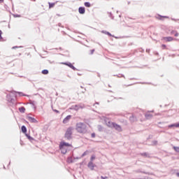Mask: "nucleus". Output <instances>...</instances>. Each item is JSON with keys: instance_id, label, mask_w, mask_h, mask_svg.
<instances>
[{"instance_id": "35", "label": "nucleus", "mask_w": 179, "mask_h": 179, "mask_svg": "<svg viewBox=\"0 0 179 179\" xmlns=\"http://www.w3.org/2000/svg\"><path fill=\"white\" fill-rule=\"evenodd\" d=\"M86 155H87V151L84 152L82 155L81 157H85V156H86Z\"/></svg>"}, {"instance_id": "7", "label": "nucleus", "mask_w": 179, "mask_h": 179, "mask_svg": "<svg viewBox=\"0 0 179 179\" xmlns=\"http://www.w3.org/2000/svg\"><path fill=\"white\" fill-rule=\"evenodd\" d=\"M27 119L29 120V121H30V122H32L33 124H37L38 122V121L36 120V118L31 116H27Z\"/></svg>"}, {"instance_id": "14", "label": "nucleus", "mask_w": 179, "mask_h": 179, "mask_svg": "<svg viewBox=\"0 0 179 179\" xmlns=\"http://www.w3.org/2000/svg\"><path fill=\"white\" fill-rule=\"evenodd\" d=\"M18 111H20L21 114H24V113L26 112V108H24V106H21L18 108Z\"/></svg>"}, {"instance_id": "49", "label": "nucleus", "mask_w": 179, "mask_h": 179, "mask_svg": "<svg viewBox=\"0 0 179 179\" xmlns=\"http://www.w3.org/2000/svg\"><path fill=\"white\" fill-rule=\"evenodd\" d=\"M146 52H148V54H149L150 52V49H146Z\"/></svg>"}, {"instance_id": "29", "label": "nucleus", "mask_w": 179, "mask_h": 179, "mask_svg": "<svg viewBox=\"0 0 179 179\" xmlns=\"http://www.w3.org/2000/svg\"><path fill=\"white\" fill-rule=\"evenodd\" d=\"M173 150H175V152H177V153H179V147H173Z\"/></svg>"}, {"instance_id": "51", "label": "nucleus", "mask_w": 179, "mask_h": 179, "mask_svg": "<svg viewBox=\"0 0 179 179\" xmlns=\"http://www.w3.org/2000/svg\"><path fill=\"white\" fill-rule=\"evenodd\" d=\"M77 75H78V76H82V74H80V73H78Z\"/></svg>"}, {"instance_id": "58", "label": "nucleus", "mask_w": 179, "mask_h": 179, "mask_svg": "<svg viewBox=\"0 0 179 179\" xmlns=\"http://www.w3.org/2000/svg\"><path fill=\"white\" fill-rule=\"evenodd\" d=\"M155 55H159V52H156V53H155Z\"/></svg>"}, {"instance_id": "63", "label": "nucleus", "mask_w": 179, "mask_h": 179, "mask_svg": "<svg viewBox=\"0 0 179 179\" xmlns=\"http://www.w3.org/2000/svg\"><path fill=\"white\" fill-rule=\"evenodd\" d=\"M22 143H22V141H20V144H21V145H23Z\"/></svg>"}, {"instance_id": "56", "label": "nucleus", "mask_w": 179, "mask_h": 179, "mask_svg": "<svg viewBox=\"0 0 179 179\" xmlns=\"http://www.w3.org/2000/svg\"><path fill=\"white\" fill-rule=\"evenodd\" d=\"M8 29H10V24L8 25Z\"/></svg>"}, {"instance_id": "18", "label": "nucleus", "mask_w": 179, "mask_h": 179, "mask_svg": "<svg viewBox=\"0 0 179 179\" xmlns=\"http://www.w3.org/2000/svg\"><path fill=\"white\" fill-rule=\"evenodd\" d=\"M31 107L34 108V110H37V101L32 102L31 103Z\"/></svg>"}, {"instance_id": "34", "label": "nucleus", "mask_w": 179, "mask_h": 179, "mask_svg": "<svg viewBox=\"0 0 179 179\" xmlns=\"http://www.w3.org/2000/svg\"><path fill=\"white\" fill-rule=\"evenodd\" d=\"M94 159H96V156L92 155V157L90 158V162H93V160H94Z\"/></svg>"}, {"instance_id": "41", "label": "nucleus", "mask_w": 179, "mask_h": 179, "mask_svg": "<svg viewBox=\"0 0 179 179\" xmlns=\"http://www.w3.org/2000/svg\"><path fill=\"white\" fill-rule=\"evenodd\" d=\"M0 40H2V31L0 29Z\"/></svg>"}, {"instance_id": "24", "label": "nucleus", "mask_w": 179, "mask_h": 179, "mask_svg": "<svg viewBox=\"0 0 179 179\" xmlns=\"http://www.w3.org/2000/svg\"><path fill=\"white\" fill-rule=\"evenodd\" d=\"M49 8L51 9V8H54L55 6V3H48Z\"/></svg>"}, {"instance_id": "12", "label": "nucleus", "mask_w": 179, "mask_h": 179, "mask_svg": "<svg viewBox=\"0 0 179 179\" xmlns=\"http://www.w3.org/2000/svg\"><path fill=\"white\" fill-rule=\"evenodd\" d=\"M129 121L130 122H136L138 121V119L136 117L135 115H131L130 117H129Z\"/></svg>"}, {"instance_id": "2", "label": "nucleus", "mask_w": 179, "mask_h": 179, "mask_svg": "<svg viewBox=\"0 0 179 179\" xmlns=\"http://www.w3.org/2000/svg\"><path fill=\"white\" fill-rule=\"evenodd\" d=\"M73 129H75V128H73V127H69L65 134H64V139H66V141H72V135L73 134Z\"/></svg>"}, {"instance_id": "60", "label": "nucleus", "mask_w": 179, "mask_h": 179, "mask_svg": "<svg viewBox=\"0 0 179 179\" xmlns=\"http://www.w3.org/2000/svg\"><path fill=\"white\" fill-rule=\"evenodd\" d=\"M3 169H4V170H6V167H5V166H3Z\"/></svg>"}, {"instance_id": "9", "label": "nucleus", "mask_w": 179, "mask_h": 179, "mask_svg": "<svg viewBox=\"0 0 179 179\" xmlns=\"http://www.w3.org/2000/svg\"><path fill=\"white\" fill-rule=\"evenodd\" d=\"M72 118V115H67L64 120H63V124H68L69 122V120Z\"/></svg>"}, {"instance_id": "26", "label": "nucleus", "mask_w": 179, "mask_h": 179, "mask_svg": "<svg viewBox=\"0 0 179 179\" xmlns=\"http://www.w3.org/2000/svg\"><path fill=\"white\" fill-rule=\"evenodd\" d=\"M117 78H124L125 79V76H124V74H121V73L117 74Z\"/></svg>"}, {"instance_id": "32", "label": "nucleus", "mask_w": 179, "mask_h": 179, "mask_svg": "<svg viewBox=\"0 0 179 179\" xmlns=\"http://www.w3.org/2000/svg\"><path fill=\"white\" fill-rule=\"evenodd\" d=\"M73 109L76 110V111H78V110H79V106L75 105Z\"/></svg>"}, {"instance_id": "36", "label": "nucleus", "mask_w": 179, "mask_h": 179, "mask_svg": "<svg viewBox=\"0 0 179 179\" xmlns=\"http://www.w3.org/2000/svg\"><path fill=\"white\" fill-rule=\"evenodd\" d=\"M52 111H54V113H57V114H59V110H58L52 108Z\"/></svg>"}, {"instance_id": "5", "label": "nucleus", "mask_w": 179, "mask_h": 179, "mask_svg": "<svg viewBox=\"0 0 179 179\" xmlns=\"http://www.w3.org/2000/svg\"><path fill=\"white\" fill-rule=\"evenodd\" d=\"M6 99L8 103H12L13 104H15V98H13V96H12V94H7Z\"/></svg>"}, {"instance_id": "13", "label": "nucleus", "mask_w": 179, "mask_h": 179, "mask_svg": "<svg viewBox=\"0 0 179 179\" xmlns=\"http://www.w3.org/2000/svg\"><path fill=\"white\" fill-rule=\"evenodd\" d=\"M95 166H96V165H94V164H93V162H90L87 164V167L89 169H90V170H94Z\"/></svg>"}, {"instance_id": "47", "label": "nucleus", "mask_w": 179, "mask_h": 179, "mask_svg": "<svg viewBox=\"0 0 179 179\" xmlns=\"http://www.w3.org/2000/svg\"><path fill=\"white\" fill-rule=\"evenodd\" d=\"M176 124V128H179V122L175 123Z\"/></svg>"}, {"instance_id": "53", "label": "nucleus", "mask_w": 179, "mask_h": 179, "mask_svg": "<svg viewBox=\"0 0 179 179\" xmlns=\"http://www.w3.org/2000/svg\"><path fill=\"white\" fill-rule=\"evenodd\" d=\"M96 104H99V102H96V103L94 104V106H96Z\"/></svg>"}, {"instance_id": "64", "label": "nucleus", "mask_w": 179, "mask_h": 179, "mask_svg": "<svg viewBox=\"0 0 179 179\" xmlns=\"http://www.w3.org/2000/svg\"><path fill=\"white\" fill-rule=\"evenodd\" d=\"M173 33H175V31H171V34H173Z\"/></svg>"}, {"instance_id": "6", "label": "nucleus", "mask_w": 179, "mask_h": 179, "mask_svg": "<svg viewBox=\"0 0 179 179\" xmlns=\"http://www.w3.org/2000/svg\"><path fill=\"white\" fill-rule=\"evenodd\" d=\"M60 148H69V146H72L71 144L66 143L65 141H62L59 143Z\"/></svg>"}, {"instance_id": "15", "label": "nucleus", "mask_w": 179, "mask_h": 179, "mask_svg": "<svg viewBox=\"0 0 179 179\" xmlns=\"http://www.w3.org/2000/svg\"><path fill=\"white\" fill-rule=\"evenodd\" d=\"M21 131H22V134H27V127H26V126H24V125H22V127H21Z\"/></svg>"}, {"instance_id": "19", "label": "nucleus", "mask_w": 179, "mask_h": 179, "mask_svg": "<svg viewBox=\"0 0 179 179\" xmlns=\"http://www.w3.org/2000/svg\"><path fill=\"white\" fill-rule=\"evenodd\" d=\"M101 33H103V34H106V36H109V37H113V34H111V33H110L109 31H101Z\"/></svg>"}, {"instance_id": "3", "label": "nucleus", "mask_w": 179, "mask_h": 179, "mask_svg": "<svg viewBox=\"0 0 179 179\" xmlns=\"http://www.w3.org/2000/svg\"><path fill=\"white\" fill-rule=\"evenodd\" d=\"M107 126L109 127V128H114L117 132H122V127H121V125L115 122H108Z\"/></svg>"}, {"instance_id": "31", "label": "nucleus", "mask_w": 179, "mask_h": 179, "mask_svg": "<svg viewBox=\"0 0 179 179\" xmlns=\"http://www.w3.org/2000/svg\"><path fill=\"white\" fill-rule=\"evenodd\" d=\"M176 127V123L169 124V125L168 126V128H173V127Z\"/></svg>"}, {"instance_id": "52", "label": "nucleus", "mask_w": 179, "mask_h": 179, "mask_svg": "<svg viewBox=\"0 0 179 179\" xmlns=\"http://www.w3.org/2000/svg\"><path fill=\"white\" fill-rule=\"evenodd\" d=\"M86 92V88L84 89V91L82 92V93H85Z\"/></svg>"}, {"instance_id": "22", "label": "nucleus", "mask_w": 179, "mask_h": 179, "mask_svg": "<svg viewBox=\"0 0 179 179\" xmlns=\"http://www.w3.org/2000/svg\"><path fill=\"white\" fill-rule=\"evenodd\" d=\"M84 5L86 6V8H90V6H92V4L89 1L85 2Z\"/></svg>"}, {"instance_id": "23", "label": "nucleus", "mask_w": 179, "mask_h": 179, "mask_svg": "<svg viewBox=\"0 0 179 179\" xmlns=\"http://www.w3.org/2000/svg\"><path fill=\"white\" fill-rule=\"evenodd\" d=\"M48 70L47 69H43L42 71H41V73H43V75H48Z\"/></svg>"}, {"instance_id": "39", "label": "nucleus", "mask_w": 179, "mask_h": 179, "mask_svg": "<svg viewBox=\"0 0 179 179\" xmlns=\"http://www.w3.org/2000/svg\"><path fill=\"white\" fill-rule=\"evenodd\" d=\"M94 52V49H92L90 50V55H93V53Z\"/></svg>"}, {"instance_id": "44", "label": "nucleus", "mask_w": 179, "mask_h": 179, "mask_svg": "<svg viewBox=\"0 0 179 179\" xmlns=\"http://www.w3.org/2000/svg\"><path fill=\"white\" fill-rule=\"evenodd\" d=\"M174 36H175V37H178V36H179L178 32L176 31Z\"/></svg>"}, {"instance_id": "42", "label": "nucleus", "mask_w": 179, "mask_h": 179, "mask_svg": "<svg viewBox=\"0 0 179 179\" xmlns=\"http://www.w3.org/2000/svg\"><path fill=\"white\" fill-rule=\"evenodd\" d=\"M112 37H114V38L118 39V38H121V37L120 36H115L114 35H112Z\"/></svg>"}, {"instance_id": "62", "label": "nucleus", "mask_w": 179, "mask_h": 179, "mask_svg": "<svg viewBox=\"0 0 179 179\" xmlns=\"http://www.w3.org/2000/svg\"><path fill=\"white\" fill-rule=\"evenodd\" d=\"M80 88H81V89H83V86L81 85V86H80Z\"/></svg>"}, {"instance_id": "8", "label": "nucleus", "mask_w": 179, "mask_h": 179, "mask_svg": "<svg viewBox=\"0 0 179 179\" xmlns=\"http://www.w3.org/2000/svg\"><path fill=\"white\" fill-rule=\"evenodd\" d=\"M162 40H164V41H166V43H170V41H173V40H174V38L171 36H166L163 37Z\"/></svg>"}, {"instance_id": "61", "label": "nucleus", "mask_w": 179, "mask_h": 179, "mask_svg": "<svg viewBox=\"0 0 179 179\" xmlns=\"http://www.w3.org/2000/svg\"><path fill=\"white\" fill-rule=\"evenodd\" d=\"M134 79H135V78H130V80H134Z\"/></svg>"}, {"instance_id": "33", "label": "nucleus", "mask_w": 179, "mask_h": 179, "mask_svg": "<svg viewBox=\"0 0 179 179\" xmlns=\"http://www.w3.org/2000/svg\"><path fill=\"white\" fill-rule=\"evenodd\" d=\"M20 96H24L29 97V95L23 94V92H19Z\"/></svg>"}, {"instance_id": "45", "label": "nucleus", "mask_w": 179, "mask_h": 179, "mask_svg": "<svg viewBox=\"0 0 179 179\" xmlns=\"http://www.w3.org/2000/svg\"><path fill=\"white\" fill-rule=\"evenodd\" d=\"M108 177H107V176H101V179H108Z\"/></svg>"}, {"instance_id": "55", "label": "nucleus", "mask_w": 179, "mask_h": 179, "mask_svg": "<svg viewBox=\"0 0 179 179\" xmlns=\"http://www.w3.org/2000/svg\"><path fill=\"white\" fill-rule=\"evenodd\" d=\"M3 2V0H0V3H2Z\"/></svg>"}, {"instance_id": "27", "label": "nucleus", "mask_w": 179, "mask_h": 179, "mask_svg": "<svg viewBox=\"0 0 179 179\" xmlns=\"http://www.w3.org/2000/svg\"><path fill=\"white\" fill-rule=\"evenodd\" d=\"M98 131H99V132L103 131V127L101 125H98Z\"/></svg>"}, {"instance_id": "10", "label": "nucleus", "mask_w": 179, "mask_h": 179, "mask_svg": "<svg viewBox=\"0 0 179 179\" xmlns=\"http://www.w3.org/2000/svg\"><path fill=\"white\" fill-rule=\"evenodd\" d=\"M86 12V9L85 8V7L80 6L78 8V13H80V15H85Z\"/></svg>"}, {"instance_id": "37", "label": "nucleus", "mask_w": 179, "mask_h": 179, "mask_svg": "<svg viewBox=\"0 0 179 179\" xmlns=\"http://www.w3.org/2000/svg\"><path fill=\"white\" fill-rule=\"evenodd\" d=\"M140 52H145V50L143 48H141L138 49Z\"/></svg>"}, {"instance_id": "30", "label": "nucleus", "mask_w": 179, "mask_h": 179, "mask_svg": "<svg viewBox=\"0 0 179 179\" xmlns=\"http://www.w3.org/2000/svg\"><path fill=\"white\" fill-rule=\"evenodd\" d=\"M16 48H23V46H13L12 48L13 50H16Z\"/></svg>"}, {"instance_id": "25", "label": "nucleus", "mask_w": 179, "mask_h": 179, "mask_svg": "<svg viewBox=\"0 0 179 179\" xmlns=\"http://www.w3.org/2000/svg\"><path fill=\"white\" fill-rule=\"evenodd\" d=\"M108 15H109V17H110V19H112V20H114V15H113L112 13L108 12Z\"/></svg>"}, {"instance_id": "11", "label": "nucleus", "mask_w": 179, "mask_h": 179, "mask_svg": "<svg viewBox=\"0 0 179 179\" xmlns=\"http://www.w3.org/2000/svg\"><path fill=\"white\" fill-rule=\"evenodd\" d=\"M59 148L62 155H66V152H68V150L66 149V148L65 147L61 148V145H59Z\"/></svg>"}, {"instance_id": "38", "label": "nucleus", "mask_w": 179, "mask_h": 179, "mask_svg": "<svg viewBox=\"0 0 179 179\" xmlns=\"http://www.w3.org/2000/svg\"><path fill=\"white\" fill-rule=\"evenodd\" d=\"M35 101H32L31 99H29V102H28L27 104H31V103H34Z\"/></svg>"}, {"instance_id": "40", "label": "nucleus", "mask_w": 179, "mask_h": 179, "mask_svg": "<svg viewBox=\"0 0 179 179\" xmlns=\"http://www.w3.org/2000/svg\"><path fill=\"white\" fill-rule=\"evenodd\" d=\"M91 136H92V138H96V134L95 133H92L91 134Z\"/></svg>"}, {"instance_id": "1", "label": "nucleus", "mask_w": 179, "mask_h": 179, "mask_svg": "<svg viewBox=\"0 0 179 179\" xmlns=\"http://www.w3.org/2000/svg\"><path fill=\"white\" fill-rule=\"evenodd\" d=\"M76 129L78 134H86L87 132V125L84 122H78L76 124Z\"/></svg>"}, {"instance_id": "48", "label": "nucleus", "mask_w": 179, "mask_h": 179, "mask_svg": "<svg viewBox=\"0 0 179 179\" xmlns=\"http://www.w3.org/2000/svg\"><path fill=\"white\" fill-rule=\"evenodd\" d=\"M160 17H164L165 19H169V16H162V15H159Z\"/></svg>"}, {"instance_id": "54", "label": "nucleus", "mask_w": 179, "mask_h": 179, "mask_svg": "<svg viewBox=\"0 0 179 179\" xmlns=\"http://www.w3.org/2000/svg\"><path fill=\"white\" fill-rule=\"evenodd\" d=\"M155 110H150V111H148V113H154Z\"/></svg>"}, {"instance_id": "20", "label": "nucleus", "mask_w": 179, "mask_h": 179, "mask_svg": "<svg viewBox=\"0 0 179 179\" xmlns=\"http://www.w3.org/2000/svg\"><path fill=\"white\" fill-rule=\"evenodd\" d=\"M25 136H27V139H29V141H34V138L33 137H31V136H30V134L26 133L25 134Z\"/></svg>"}, {"instance_id": "46", "label": "nucleus", "mask_w": 179, "mask_h": 179, "mask_svg": "<svg viewBox=\"0 0 179 179\" xmlns=\"http://www.w3.org/2000/svg\"><path fill=\"white\" fill-rule=\"evenodd\" d=\"M152 144L153 145H157V141H153Z\"/></svg>"}, {"instance_id": "17", "label": "nucleus", "mask_w": 179, "mask_h": 179, "mask_svg": "<svg viewBox=\"0 0 179 179\" xmlns=\"http://www.w3.org/2000/svg\"><path fill=\"white\" fill-rule=\"evenodd\" d=\"M140 155L141 156H143V157H148V159H150V155L148 152H142Z\"/></svg>"}, {"instance_id": "28", "label": "nucleus", "mask_w": 179, "mask_h": 179, "mask_svg": "<svg viewBox=\"0 0 179 179\" xmlns=\"http://www.w3.org/2000/svg\"><path fill=\"white\" fill-rule=\"evenodd\" d=\"M161 47L162 50H169V48H167V46L165 44H162Z\"/></svg>"}, {"instance_id": "16", "label": "nucleus", "mask_w": 179, "mask_h": 179, "mask_svg": "<svg viewBox=\"0 0 179 179\" xmlns=\"http://www.w3.org/2000/svg\"><path fill=\"white\" fill-rule=\"evenodd\" d=\"M145 117L146 120H151V118L153 117V115H152L149 113H147L145 114Z\"/></svg>"}, {"instance_id": "57", "label": "nucleus", "mask_w": 179, "mask_h": 179, "mask_svg": "<svg viewBox=\"0 0 179 179\" xmlns=\"http://www.w3.org/2000/svg\"><path fill=\"white\" fill-rule=\"evenodd\" d=\"M59 50H62V47H59Z\"/></svg>"}, {"instance_id": "59", "label": "nucleus", "mask_w": 179, "mask_h": 179, "mask_svg": "<svg viewBox=\"0 0 179 179\" xmlns=\"http://www.w3.org/2000/svg\"><path fill=\"white\" fill-rule=\"evenodd\" d=\"M146 84V83H141V85H145Z\"/></svg>"}, {"instance_id": "43", "label": "nucleus", "mask_w": 179, "mask_h": 179, "mask_svg": "<svg viewBox=\"0 0 179 179\" xmlns=\"http://www.w3.org/2000/svg\"><path fill=\"white\" fill-rule=\"evenodd\" d=\"M14 17H20V15L15 14V15H14Z\"/></svg>"}, {"instance_id": "4", "label": "nucleus", "mask_w": 179, "mask_h": 179, "mask_svg": "<svg viewBox=\"0 0 179 179\" xmlns=\"http://www.w3.org/2000/svg\"><path fill=\"white\" fill-rule=\"evenodd\" d=\"M61 64L62 65H66V66H69V68H71V69H73V71H78V69H76V67H75L74 65L69 62H62Z\"/></svg>"}, {"instance_id": "21", "label": "nucleus", "mask_w": 179, "mask_h": 179, "mask_svg": "<svg viewBox=\"0 0 179 179\" xmlns=\"http://www.w3.org/2000/svg\"><path fill=\"white\" fill-rule=\"evenodd\" d=\"M67 163H73V159L72 157H69L66 160Z\"/></svg>"}, {"instance_id": "50", "label": "nucleus", "mask_w": 179, "mask_h": 179, "mask_svg": "<svg viewBox=\"0 0 179 179\" xmlns=\"http://www.w3.org/2000/svg\"><path fill=\"white\" fill-rule=\"evenodd\" d=\"M59 27H62V24H61L60 22L58 24Z\"/></svg>"}]
</instances>
